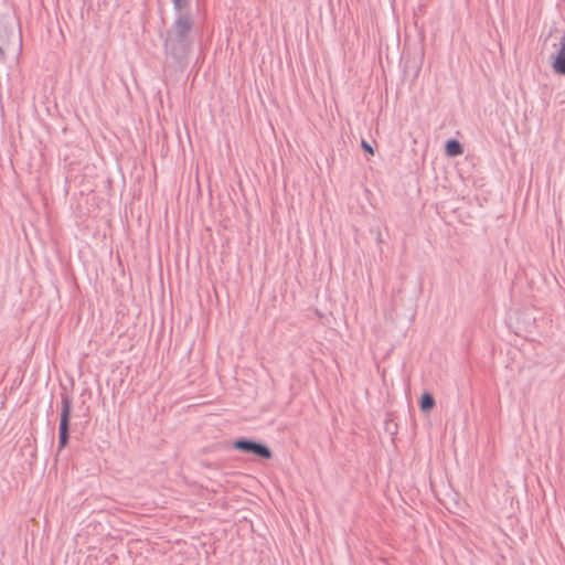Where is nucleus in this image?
Returning <instances> with one entry per match:
<instances>
[{"label":"nucleus","mask_w":565,"mask_h":565,"mask_svg":"<svg viewBox=\"0 0 565 565\" xmlns=\"http://www.w3.org/2000/svg\"><path fill=\"white\" fill-rule=\"evenodd\" d=\"M233 447L235 449L250 452L257 457L264 458V459H270L271 458V451L268 447H266L263 444H258L252 440H244L238 439L233 443Z\"/></svg>","instance_id":"nucleus-1"},{"label":"nucleus","mask_w":565,"mask_h":565,"mask_svg":"<svg viewBox=\"0 0 565 565\" xmlns=\"http://www.w3.org/2000/svg\"><path fill=\"white\" fill-rule=\"evenodd\" d=\"M71 416V401L64 399L62 405L60 424V447L64 448L68 440V423Z\"/></svg>","instance_id":"nucleus-2"},{"label":"nucleus","mask_w":565,"mask_h":565,"mask_svg":"<svg viewBox=\"0 0 565 565\" xmlns=\"http://www.w3.org/2000/svg\"><path fill=\"white\" fill-rule=\"evenodd\" d=\"M552 68L556 74L565 76V33L559 39V47L552 62Z\"/></svg>","instance_id":"nucleus-3"},{"label":"nucleus","mask_w":565,"mask_h":565,"mask_svg":"<svg viewBox=\"0 0 565 565\" xmlns=\"http://www.w3.org/2000/svg\"><path fill=\"white\" fill-rule=\"evenodd\" d=\"M435 405V401L429 393H424L420 397L419 407L423 412H429Z\"/></svg>","instance_id":"nucleus-4"},{"label":"nucleus","mask_w":565,"mask_h":565,"mask_svg":"<svg viewBox=\"0 0 565 565\" xmlns=\"http://www.w3.org/2000/svg\"><path fill=\"white\" fill-rule=\"evenodd\" d=\"M446 151L449 156L459 154V142L457 140H450L447 143Z\"/></svg>","instance_id":"nucleus-5"},{"label":"nucleus","mask_w":565,"mask_h":565,"mask_svg":"<svg viewBox=\"0 0 565 565\" xmlns=\"http://www.w3.org/2000/svg\"><path fill=\"white\" fill-rule=\"evenodd\" d=\"M191 22L189 19H181L177 22V28L179 29L180 33H184L190 29Z\"/></svg>","instance_id":"nucleus-6"},{"label":"nucleus","mask_w":565,"mask_h":565,"mask_svg":"<svg viewBox=\"0 0 565 565\" xmlns=\"http://www.w3.org/2000/svg\"><path fill=\"white\" fill-rule=\"evenodd\" d=\"M361 146H362V148H363L367 153H370L371 156H373V154H374V150H373L372 146H371L369 142H366L365 140H363V141H362V143H361Z\"/></svg>","instance_id":"nucleus-7"},{"label":"nucleus","mask_w":565,"mask_h":565,"mask_svg":"<svg viewBox=\"0 0 565 565\" xmlns=\"http://www.w3.org/2000/svg\"><path fill=\"white\" fill-rule=\"evenodd\" d=\"M189 0H173L174 6L178 9H182L188 6Z\"/></svg>","instance_id":"nucleus-8"},{"label":"nucleus","mask_w":565,"mask_h":565,"mask_svg":"<svg viewBox=\"0 0 565 565\" xmlns=\"http://www.w3.org/2000/svg\"><path fill=\"white\" fill-rule=\"evenodd\" d=\"M4 50L0 46V61H3L4 60Z\"/></svg>","instance_id":"nucleus-9"}]
</instances>
